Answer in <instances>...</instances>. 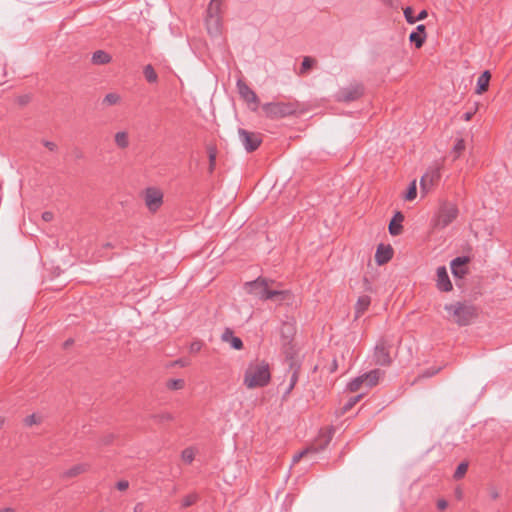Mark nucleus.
Wrapping results in <instances>:
<instances>
[{
  "label": "nucleus",
  "mask_w": 512,
  "mask_h": 512,
  "mask_svg": "<svg viewBox=\"0 0 512 512\" xmlns=\"http://www.w3.org/2000/svg\"><path fill=\"white\" fill-rule=\"evenodd\" d=\"M444 311V318L459 326L469 325L477 317L474 306L460 301L445 304Z\"/></svg>",
  "instance_id": "f257e3e1"
},
{
  "label": "nucleus",
  "mask_w": 512,
  "mask_h": 512,
  "mask_svg": "<svg viewBox=\"0 0 512 512\" xmlns=\"http://www.w3.org/2000/svg\"><path fill=\"white\" fill-rule=\"evenodd\" d=\"M271 379L270 368L264 361H256L247 367L244 375V385L249 388L266 386Z\"/></svg>",
  "instance_id": "f03ea898"
},
{
  "label": "nucleus",
  "mask_w": 512,
  "mask_h": 512,
  "mask_svg": "<svg viewBox=\"0 0 512 512\" xmlns=\"http://www.w3.org/2000/svg\"><path fill=\"white\" fill-rule=\"evenodd\" d=\"M295 334H296V323L294 320L285 321L281 324L279 328V337L280 343L283 353L286 358L290 361L291 367H293V359L297 353L296 344H295Z\"/></svg>",
  "instance_id": "7ed1b4c3"
},
{
  "label": "nucleus",
  "mask_w": 512,
  "mask_h": 512,
  "mask_svg": "<svg viewBox=\"0 0 512 512\" xmlns=\"http://www.w3.org/2000/svg\"><path fill=\"white\" fill-rule=\"evenodd\" d=\"M221 5L222 0H211L207 8L206 28L211 36H218L221 34Z\"/></svg>",
  "instance_id": "20e7f679"
},
{
  "label": "nucleus",
  "mask_w": 512,
  "mask_h": 512,
  "mask_svg": "<svg viewBox=\"0 0 512 512\" xmlns=\"http://www.w3.org/2000/svg\"><path fill=\"white\" fill-rule=\"evenodd\" d=\"M140 197L151 214H156L164 203V192L161 188L156 186H149L143 189Z\"/></svg>",
  "instance_id": "39448f33"
},
{
  "label": "nucleus",
  "mask_w": 512,
  "mask_h": 512,
  "mask_svg": "<svg viewBox=\"0 0 512 512\" xmlns=\"http://www.w3.org/2000/svg\"><path fill=\"white\" fill-rule=\"evenodd\" d=\"M458 207L454 203L443 202L433 221V228L436 230H443L448 225L456 220L458 217Z\"/></svg>",
  "instance_id": "423d86ee"
},
{
  "label": "nucleus",
  "mask_w": 512,
  "mask_h": 512,
  "mask_svg": "<svg viewBox=\"0 0 512 512\" xmlns=\"http://www.w3.org/2000/svg\"><path fill=\"white\" fill-rule=\"evenodd\" d=\"M244 290L247 294L260 300H269L273 290V282L265 278H258L254 281L246 282Z\"/></svg>",
  "instance_id": "0eeeda50"
},
{
  "label": "nucleus",
  "mask_w": 512,
  "mask_h": 512,
  "mask_svg": "<svg viewBox=\"0 0 512 512\" xmlns=\"http://www.w3.org/2000/svg\"><path fill=\"white\" fill-rule=\"evenodd\" d=\"M381 377L382 373L380 370L370 371L369 373L352 380L348 385V389L351 392H358L362 389L372 388L379 383Z\"/></svg>",
  "instance_id": "6e6552de"
},
{
  "label": "nucleus",
  "mask_w": 512,
  "mask_h": 512,
  "mask_svg": "<svg viewBox=\"0 0 512 512\" xmlns=\"http://www.w3.org/2000/svg\"><path fill=\"white\" fill-rule=\"evenodd\" d=\"M440 179V169L435 167L427 170L420 179L421 196H426Z\"/></svg>",
  "instance_id": "1a4fd4ad"
},
{
  "label": "nucleus",
  "mask_w": 512,
  "mask_h": 512,
  "mask_svg": "<svg viewBox=\"0 0 512 512\" xmlns=\"http://www.w3.org/2000/svg\"><path fill=\"white\" fill-rule=\"evenodd\" d=\"M262 109L270 118H281L294 112L293 106L287 103H269L263 105Z\"/></svg>",
  "instance_id": "9d476101"
},
{
  "label": "nucleus",
  "mask_w": 512,
  "mask_h": 512,
  "mask_svg": "<svg viewBox=\"0 0 512 512\" xmlns=\"http://www.w3.org/2000/svg\"><path fill=\"white\" fill-rule=\"evenodd\" d=\"M435 286L440 292H451L453 290V284L448 275L447 268L445 266H439L435 271Z\"/></svg>",
  "instance_id": "9b49d317"
},
{
  "label": "nucleus",
  "mask_w": 512,
  "mask_h": 512,
  "mask_svg": "<svg viewBox=\"0 0 512 512\" xmlns=\"http://www.w3.org/2000/svg\"><path fill=\"white\" fill-rule=\"evenodd\" d=\"M240 139L248 152L256 150L261 144V138L255 133L246 130H239Z\"/></svg>",
  "instance_id": "f8f14e48"
},
{
  "label": "nucleus",
  "mask_w": 512,
  "mask_h": 512,
  "mask_svg": "<svg viewBox=\"0 0 512 512\" xmlns=\"http://www.w3.org/2000/svg\"><path fill=\"white\" fill-rule=\"evenodd\" d=\"M468 258L457 257L451 261L450 267L454 278L462 279L468 273Z\"/></svg>",
  "instance_id": "ddd939ff"
},
{
  "label": "nucleus",
  "mask_w": 512,
  "mask_h": 512,
  "mask_svg": "<svg viewBox=\"0 0 512 512\" xmlns=\"http://www.w3.org/2000/svg\"><path fill=\"white\" fill-rule=\"evenodd\" d=\"M113 142L116 148L126 150L130 147L131 138L128 130H117L113 135Z\"/></svg>",
  "instance_id": "4468645a"
},
{
  "label": "nucleus",
  "mask_w": 512,
  "mask_h": 512,
  "mask_svg": "<svg viewBox=\"0 0 512 512\" xmlns=\"http://www.w3.org/2000/svg\"><path fill=\"white\" fill-rule=\"evenodd\" d=\"M269 300H272L277 304L290 305L294 301V296L288 290H278L273 287Z\"/></svg>",
  "instance_id": "2eb2a0df"
},
{
  "label": "nucleus",
  "mask_w": 512,
  "mask_h": 512,
  "mask_svg": "<svg viewBox=\"0 0 512 512\" xmlns=\"http://www.w3.org/2000/svg\"><path fill=\"white\" fill-rule=\"evenodd\" d=\"M393 248L390 245L380 244L375 253V261L378 265H384L391 260Z\"/></svg>",
  "instance_id": "dca6fc26"
},
{
  "label": "nucleus",
  "mask_w": 512,
  "mask_h": 512,
  "mask_svg": "<svg viewBox=\"0 0 512 512\" xmlns=\"http://www.w3.org/2000/svg\"><path fill=\"white\" fill-rule=\"evenodd\" d=\"M375 361L380 365H387L390 363V353L386 344L379 343L375 347L374 352Z\"/></svg>",
  "instance_id": "f3484780"
},
{
  "label": "nucleus",
  "mask_w": 512,
  "mask_h": 512,
  "mask_svg": "<svg viewBox=\"0 0 512 512\" xmlns=\"http://www.w3.org/2000/svg\"><path fill=\"white\" fill-rule=\"evenodd\" d=\"M238 91L241 97L249 104L257 106L258 99L256 94L243 82H238ZM254 110L256 107L253 108Z\"/></svg>",
  "instance_id": "a211bd4d"
},
{
  "label": "nucleus",
  "mask_w": 512,
  "mask_h": 512,
  "mask_svg": "<svg viewBox=\"0 0 512 512\" xmlns=\"http://www.w3.org/2000/svg\"><path fill=\"white\" fill-rule=\"evenodd\" d=\"M221 340L227 344H229L235 350H241L243 348L242 340L235 336L233 331L230 329H226L222 335Z\"/></svg>",
  "instance_id": "6ab92c4d"
},
{
  "label": "nucleus",
  "mask_w": 512,
  "mask_h": 512,
  "mask_svg": "<svg viewBox=\"0 0 512 512\" xmlns=\"http://www.w3.org/2000/svg\"><path fill=\"white\" fill-rule=\"evenodd\" d=\"M404 217L400 212H397L393 219L389 223V233L393 236H397L402 233V221Z\"/></svg>",
  "instance_id": "aec40b11"
},
{
  "label": "nucleus",
  "mask_w": 512,
  "mask_h": 512,
  "mask_svg": "<svg viewBox=\"0 0 512 512\" xmlns=\"http://www.w3.org/2000/svg\"><path fill=\"white\" fill-rule=\"evenodd\" d=\"M89 466L85 463H78L68 468L63 473L64 478H73L88 471Z\"/></svg>",
  "instance_id": "412c9836"
},
{
  "label": "nucleus",
  "mask_w": 512,
  "mask_h": 512,
  "mask_svg": "<svg viewBox=\"0 0 512 512\" xmlns=\"http://www.w3.org/2000/svg\"><path fill=\"white\" fill-rule=\"evenodd\" d=\"M491 74L489 71H484L477 80L476 94L481 95L488 90Z\"/></svg>",
  "instance_id": "4be33fe9"
},
{
  "label": "nucleus",
  "mask_w": 512,
  "mask_h": 512,
  "mask_svg": "<svg viewBox=\"0 0 512 512\" xmlns=\"http://www.w3.org/2000/svg\"><path fill=\"white\" fill-rule=\"evenodd\" d=\"M91 61L94 65H106L112 61V57L103 50H97L93 53Z\"/></svg>",
  "instance_id": "5701e85b"
},
{
  "label": "nucleus",
  "mask_w": 512,
  "mask_h": 512,
  "mask_svg": "<svg viewBox=\"0 0 512 512\" xmlns=\"http://www.w3.org/2000/svg\"><path fill=\"white\" fill-rule=\"evenodd\" d=\"M371 299L369 296H360L355 305V316L360 317L369 307Z\"/></svg>",
  "instance_id": "b1692460"
},
{
  "label": "nucleus",
  "mask_w": 512,
  "mask_h": 512,
  "mask_svg": "<svg viewBox=\"0 0 512 512\" xmlns=\"http://www.w3.org/2000/svg\"><path fill=\"white\" fill-rule=\"evenodd\" d=\"M122 98L120 96V94L116 93V92H110L108 94L105 95V97L103 98V104L107 105V106H114V105H118L120 104Z\"/></svg>",
  "instance_id": "393cba45"
},
{
  "label": "nucleus",
  "mask_w": 512,
  "mask_h": 512,
  "mask_svg": "<svg viewBox=\"0 0 512 512\" xmlns=\"http://www.w3.org/2000/svg\"><path fill=\"white\" fill-rule=\"evenodd\" d=\"M146 80L150 83H155L158 79L157 73L151 65H146L143 70Z\"/></svg>",
  "instance_id": "a878e982"
},
{
  "label": "nucleus",
  "mask_w": 512,
  "mask_h": 512,
  "mask_svg": "<svg viewBox=\"0 0 512 512\" xmlns=\"http://www.w3.org/2000/svg\"><path fill=\"white\" fill-rule=\"evenodd\" d=\"M196 456V450L194 448H186L182 451L181 458L185 463H191Z\"/></svg>",
  "instance_id": "bb28decb"
},
{
  "label": "nucleus",
  "mask_w": 512,
  "mask_h": 512,
  "mask_svg": "<svg viewBox=\"0 0 512 512\" xmlns=\"http://www.w3.org/2000/svg\"><path fill=\"white\" fill-rule=\"evenodd\" d=\"M426 35H421L418 32H412L409 35V40L413 43H415L417 48L422 47L423 43L425 42Z\"/></svg>",
  "instance_id": "cd10ccee"
},
{
  "label": "nucleus",
  "mask_w": 512,
  "mask_h": 512,
  "mask_svg": "<svg viewBox=\"0 0 512 512\" xmlns=\"http://www.w3.org/2000/svg\"><path fill=\"white\" fill-rule=\"evenodd\" d=\"M42 421V417L39 415V414H31V415H28L27 417H25L24 419V424L26 426H33V425H37V424H40Z\"/></svg>",
  "instance_id": "c85d7f7f"
},
{
  "label": "nucleus",
  "mask_w": 512,
  "mask_h": 512,
  "mask_svg": "<svg viewBox=\"0 0 512 512\" xmlns=\"http://www.w3.org/2000/svg\"><path fill=\"white\" fill-rule=\"evenodd\" d=\"M185 383L182 379H170L167 381V388L170 390H180L184 387Z\"/></svg>",
  "instance_id": "c756f323"
},
{
  "label": "nucleus",
  "mask_w": 512,
  "mask_h": 512,
  "mask_svg": "<svg viewBox=\"0 0 512 512\" xmlns=\"http://www.w3.org/2000/svg\"><path fill=\"white\" fill-rule=\"evenodd\" d=\"M467 470H468V462H462V463H460V464L458 465V467H457V469H456L455 473H454V478H455L456 480L462 479V478L465 476V474H466Z\"/></svg>",
  "instance_id": "7c9ffc66"
},
{
  "label": "nucleus",
  "mask_w": 512,
  "mask_h": 512,
  "mask_svg": "<svg viewBox=\"0 0 512 512\" xmlns=\"http://www.w3.org/2000/svg\"><path fill=\"white\" fill-rule=\"evenodd\" d=\"M417 196V186H416V181H412L410 186H409V189L407 191V193L405 194L404 198L405 200L407 201H413Z\"/></svg>",
  "instance_id": "2f4dec72"
},
{
  "label": "nucleus",
  "mask_w": 512,
  "mask_h": 512,
  "mask_svg": "<svg viewBox=\"0 0 512 512\" xmlns=\"http://www.w3.org/2000/svg\"><path fill=\"white\" fill-rule=\"evenodd\" d=\"M315 60L310 57H305L303 59V62L301 64L300 73L304 74L306 73L312 66L314 65Z\"/></svg>",
  "instance_id": "473e14b6"
},
{
  "label": "nucleus",
  "mask_w": 512,
  "mask_h": 512,
  "mask_svg": "<svg viewBox=\"0 0 512 512\" xmlns=\"http://www.w3.org/2000/svg\"><path fill=\"white\" fill-rule=\"evenodd\" d=\"M403 13H404L406 21L409 24H414L416 22V17H414V15H413L414 11L411 7L404 8Z\"/></svg>",
  "instance_id": "72a5a7b5"
},
{
  "label": "nucleus",
  "mask_w": 512,
  "mask_h": 512,
  "mask_svg": "<svg viewBox=\"0 0 512 512\" xmlns=\"http://www.w3.org/2000/svg\"><path fill=\"white\" fill-rule=\"evenodd\" d=\"M362 94V89L360 87H355L349 94L343 95L345 100H353L358 98Z\"/></svg>",
  "instance_id": "f704fd0d"
},
{
  "label": "nucleus",
  "mask_w": 512,
  "mask_h": 512,
  "mask_svg": "<svg viewBox=\"0 0 512 512\" xmlns=\"http://www.w3.org/2000/svg\"><path fill=\"white\" fill-rule=\"evenodd\" d=\"M310 452H316V449L308 448V449H305V450L295 454L292 459L293 464L299 462L301 458H303L305 455H307Z\"/></svg>",
  "instance_id": "c9c22d12"
},
{
  "label": "nucleus",
  "mask_w": 512,
  "mask_h": 512,
  "mask_svg": "<svg viewBox=\"0 0 512 512\" xmlns=\"http://www.w3.org/2000/svg\"><path fill=\"white\" fill-rule=\"evenodd\" d=\"M361 395L355 396L351 398L343 407L342 413H345L346 411L350 410L360 399Z\"/></svg>",
  "instance_id": "e433bc0d"
},
{
  "label": "nucleus",
  "mask_w": 512,
  "mask_h": 512,
  "mask_svg": "<svg viewBox=\"0 0 512 512\" xmlns=\"http://www.w3.org/2000/svg\"><path fill=\"white\" fill-rule=\"evenodd\" d=\"M465 149V142L463 139H459L457 140L455 146H454V152L456 153V157H459L460 154L464 151Z\"/></svg>",
  "instance_id": "4c0bfd02"
},
{
  "label": "nucleus",
  "mask_w": 512,
  "mask_h": 512,
  "mask_svg": "<svg viewBox=\"0 0 512 512\" xmlns=\"http://www.w3.org/2000/svg\"><path fill=\"white\" fill-rule=\"evenodd\" d=\"M155 419L158 422H170L173 420V416H172V414L166 412V413H161V414L156 415Z\"/></svg>",
  "instance_id": "58836bf2"
},
{
  "label": "nucleus",
  "mask_w": 512,
  "mask_h": 512,
  "mask_svg": "<svg viewBox=\"0 0 512 512\" xmlns=\"http://www.w3.org/2000/svg\"><path fill=\"white\" fill-rule=\"evenodd\" d=\"M196 495H188L182 500V506L188 507L196 502Z\"/></svg>",
  "instance_id": "ea45409f"
},
{
  "label": "nucleus",
  "mask_w": 512,
  "mask_h": 512,
  "mask_svg": "<svg viewBox=\"0 0 512 512\" xmlns=\"http://www.w3.org/2000/svg\"><path fill=\"white\" fill-rule=\"evenodd\" d=\"M489 494H490L491 498L494 500L498 499L500 496L498 489L495 487L489 488Z\"/></svg>",
  "instance_id": "a19ab883"
},
{
  "label": "nucleus",
  "mask_w": 512,
  "mask_h": 512,
  "mask_svg": "<svg viewBox=\"0 0 512 512\" xmlns=\"http://www.w3.org/2000/svg\"><path fill=\"white\" fill-rule=\"evenodd\" d=\"M30 101V97L28 95H24V96H20L18 97L17 99V102L20 104V105H26L28 102Z\"/></svg>",
  "instance_id": "79ce46f5"
},
{
  "label": "nucleus",
  "mask_w": 512,
  "mask_h": 512,
  "mask_svg": "<svg viewBox=\"0 0 512 512\" xmlns=\"http://www.w3.org/2000/svg\"><path fill=\"white\" fill-rule=\"evenodd\" d=\"M297 379H298L297 369H294V372H293V375H292V379H291V384H290V387H289V391L293 389Z\"/></svg>",
  "instance_id": "37998d69"
},
{
  "label": "nucleus",
  "mask_w": 512,
  "mask_h": 512,
  "mask_svg": "<svg viewBox=\"0 0 512 512\" xmlns=\"http://www.w3.org/2000/svg\"><path fill=\"white\" fill-rule=\"evenodd\" d=\"M128 486H129L128 482H127V481H124V480H123V481H119V482L117 483V488H118L119 490H121V491L126 490V489L128 488Z\"/></svg>",
  "instance_id": "c03bdc74"
},
{
  "label": "nucleus",
  "mask_w": 512,
  "mask_h": 512,
  "mask_svg": "<svg viewBox=\"0 0 512 512\" xmlns=\"http://www.w3.org/2000/svg\"><path fill=\"white\" fill-rule=\"evenodd\" d=\"M42 219H43L44 221H46V222L51 221V220L53 219V213H52V212H49V211L44 212V213L42 214Z\"/></svg>",
  "instance_id": "a18cd8bd"
},
{
  "label": "nucleus",
  "mask_w": 512,
  "mask_h": 512,
  "mask_svg": "<svg viewBox=\"0 0 512 512\" xmlns=\"http://www.w3.org/2000/svg\"><path fill=\"white\" fill-rule=\"evenodd\" d=\"M144 503L142 502H139V503H136L133 510L134 512H144Z\"/></svg>",
  "instance_id": "49530a36"
},
{
  "label": "nucleus",
  "mask_w": 512,
  "mask_h": 512,
  "mask_svg": "<svg viewBox=\"0 0 512 512\" xmlns=\"http://www.w3.org/2000/svg\"><path fill=\"white\" fill-rule=\"evenodd\" d=\"M427 16L428 12L426 10H422L416 17V21L424 20L425 18H427Z\"/></svg>",
  "instance_id": "de8ad7c7"
},
{
  "label": "nucleus",
  "mask_w": 512,
  "mask_h": 512,
  "mask_svg": "<svg viewBox=\"0 0 512 512\" xmlns=\"http://www.w3.org/2000/svg\"><path fill=\"white\" fill-rule=\"evenodd\" d=\"M447 505H448V503H447L445 500H443V499L438 500V502H437V507H438L440 510H444V509H446V508H447Z\"/></svg>",
  "instance_id": "09e8293b"
},
{
  "label": "nucleus",
  "mask_w": 512,
  "mask_h": 512,
  "mask_svg": "<svg viewBox=\"0 0 512 512\" xmlns=\"http://www.w3.org/2000/svg\"><path fill=\"white\" fill-rule=\"evenodd\" d=\"M415 32H418L421 35H426V28L422 24L418 25Z\"/></svg>",
  "instance_id": "8fccbe9b"
},
{
  "label": "nucleus",
  "mask_w": 512,
  "mask_h": 512,
  "mask_svg": "<svg viewBox=\"0 0 512 512\" xmlns=\"http://www.w3.org/2000/svg\"><path fill=\"white\" fill-rule=\"evenodd\" d=\"M45 146L50 150L54 151L56 149V144L53 142H45Z\"/></svg>",
  "instance_id": "3c124183"
},
{
  "label": "nucleus",
  "mask_w": 512,
  "mask_h": 512,
  "mask_svg": "<svg viewBox=\"0 0 512 512\" xmlns=\"http://www.w3.org/2000/svg\"><path fill=\"white\" fill-rule=\"evenodd\" d=\"M474 112H467L464 114L463 118L465 121H470L472 116H473Z\"/></svg>",
  "instance_id": "603ef678"
},
{
  "label": "nucleus",
  "mask_w": 512,
  "mask_h": 512,
  "mask_svg": "<svg viewBox=\"0 0 512 512\" xmlns=\"http://www.w3.org/2000/svg\"><path fill=\"white\" fill-rule=\"evenodd\" d=\"M200 348H201V344H200V343H193V344L191 345V350H192V351H199V350H200Z\"/></svg>",
  "instance_id": "864d4df0"
},
{
  "label": "nucleus",
  "mask_w": 512,
  "mask_h": 512,
  "mask_svg": "<svg viewBox=\"0 0 512 512\" xmlns=\"http://www.w3.org/2000/svg\"><path fill=\"white\" fill-rule=\"evenodd\" d=\"M0 512H16L12 507H4L0 509Z\"/></svg>",
  "instance_id": "5fc2aeb1"
},
{
  "label": "nucleus",
  "mask_w": 512,
  "mask_h": 512,
  "mask_svg": "<svg viewBox=\"0 0 512 512\" xmlns=\"http://www.w3.org/2000/svg\"><path fill=\"white\" fill-rule=\"evenodd\" d=\"M437 371L436 370H428L425 372L424 376L425 377H431L432 375H434Z\"/></svg>",
  "instance_id": "6e6d98bb"
},
{
  "label": "nucleus",
  "mask_w": 512,
  "mask_h": 512,
  "mask_svg": "<svg viewBox=\"0 0 512 512\" xmlns=\"http://www.w3.org/2000/svg\"><path fill=\"white\" fill-rule=\"evenodd\" d=\"M209 158H210V162H211V165H212L214 163V160H215V153L210 151Z\"/></svg>",
  "instance_id": "4d7b16f0"
},
{
  "label": "nucleus",
  "mask_w": 512,
  "mask_h": 512,
  "mask_svg": "<svg viewBox=\"0 0 512 512\" xmlns=\"http://www.w3.org/2000/svg\"><path fill=\"white\" fill-rule=\"evenodd\" d=\"M4 424H5V418L0 416V430L3 428Z\"/></svg>",
  "instance_id": "13d9d810"
},
{
  "label": "nucleus",
  "mask_w": 512,
  "mask_h": 512,
  "mask_svg": "<svg viewBox=\"0 0 512 512\" xmlns=\"http://www.w3.org/2000/svg\"><path fill=\"white\" fill-rule=\"evenodd\" d=\"M330 438H331L330 436L327 438V440H326V443H325V444H327V443H328V441H330Z\"/></svg>",
  "instance_id": "bf43d9fd"
}]
</instances>
